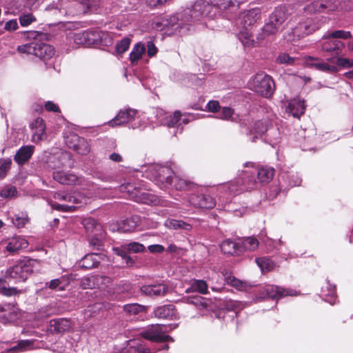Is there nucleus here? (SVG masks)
Returning <instances> with one entry per match:
<instances>
[{"instance_id": "nucleus-45", "label": "nucleus", "mask_w": 353, "mask_h": 353, "mask_svg": "<svg viewBox=\"0 0 353 353\" xmlns=\"http://www.w3.org/2000/svg\"><path fill=\"white\" fill-rule=\"evenodd\" d=\"M191 289L193 291H196L201 294H205L208 292V285L206 282L203 280H196L192 283L191 288L186 290V292H190Z\"/></svg>"}, {"instance_id": "nucleus-26", "label": "nucleus", "mask_w": 353, "mask_h": 353, "mask_svg": "<svg viewBox=\"0 0 353 353\" xmlns=\"http://www.w3.org/2000/svg\"><path fill=\"white\" fill-rule=\"evenodd\" d=\"M272 131L276 132L277 130L274 128H270L268 123L266 121H258L254 123L253 130H249V134H255L252 139V141L254 142L256 139H258V136L262 135L265 132H269L268 134V136H269Z\"/></svg>"}, {"instance_id": "nucleus-40", "label": "nucleus", "mask_w": 353, "mask_h": 353, "mask_svg": "<svg viewBox=\"0 0 353 353\" xmlns=\"http://www.w3.org/2000/svg\"><path fill=\"white\" fill-rule=\"evenodd\" d=\"M82 223L87 232L90 233H93L94 235L97 234L96 233H94V231H99L101 230V225L99 223H97L94 219H83Z\"/></svg>"}, {"instance_id": "nucleus-64", "label": "nucleus", "mask_w": 353, "mask_h": 353, "mask_svg": "<svg viewBox=\"0 0 353 353\" xmlns=\"http://www.w3.org/2000/svg\"><path fill=\"white\" fill-rule=\"evenodd\" d=\"M33 342L29 340H21L18 342L19 347L21 352L26 351L31 348Z\"/></svg>"}, {"instance_id": "nucleus-17", "label": "nucleus", "mask_w": 353, "mask_h": 353, "mask_svg": "<svg viewBox=\"0 0 353 353\" xmlns=\"http://www.w3.org/2000/svg\"><path fill=\"white\" fill-rule=\"evenodd\" d=\"M111 282V279L108 276L95 275L89 277H85L82 279L81 285L83 288H103Z\"/></svg>"}, {"instance_id": "nucleus-42", "label": "nucleus", "mask_w": 353, "mask_h": 353, "mask_svg": "<svg viewBox=\"0 0 353 353\" xmlns=\"http://www.w3.org/2000/svg\"><path fill=\"white\" fill-rule=\"evenodd\" d=\"M181 117V113L180 111H175L173 115H170L165 117L163 124L170 128H174L181 125L179 123Z\"/></svg>"}, {"instance_id": "nucleus-46", "label": "nucleus", "mask_w": 353, "mask_h": 353, "mask_svg": "<svg viewBox=\"0 0 353 353\" xmlns=\"http://www.w3.org/2000/svg\"><path fill=\"white\" fill-rule=\"evenodd\" d=\"M12 221L17 228H23L28 222V214L25 212L16 214L13 216Z\"/></svg>"}, {"instance_id": "nucleus-36", "label": "nucleus", "mask_w": 353, "mask_h": 353, "mask_svg": "<svg viewBox=\"0 0 353 353\" xmlns=\"http://www.w3.org/2000/svg\"><path fill=\"white\" fill-rule=\"evenodd\" d=\"M239 243L241 251H254L258 248L259 245L258 239L254 236L245 237Z\"/></svg>"}, {"instance_id": "nucleus-16", "label": "nucleus", "mask_w": 353, "mask_h": 353, "mask_svg": "<svg viewBox=\"0 0 353 353\" xmlns=\"http://www.w3.org/2000/svg\"><path fill=\"white\" fill-rule=\"evenodd\" d=\"M189 203L195 207L207 209H212L216 205L215 200L211 196L203 194L190 195Z\"/></svg>"}, {"instance_id": "nucleus-63", "label": "nucleus", "mask_w": 353, "mask_h": 353, "mask_svg": "<svg viewBox=\"0 0 353 353\" xmlns=\"http://www.w3.org/2000/svg\"><path fill=\"white\" fill-rule=\"evenodd\" d=\"M327 12L332 11L338 8L337 0H323Z\"/></svg>"}, {"instance_id": "nucleus-20", "label": "nucleus", "mask_w": 353, "mask_h": 353, "mask_svg": "<svg viewBox=\"0 0 353 353\" xmlns=\"http://www.w3.org/2000/svg\"><path fill=\"white\" fill-rule=\"evenodd\" d=\"M305 109V101L299 98H296L288 102L286 112L294 117L302 115Z\"/></svg>"}, {"instance_id": "nucleus-39", "label": "nucleus", "mask_w": 353, "mask_h": 353, "mask_svg": "<svg viewBox=\"0 0 353 353\" xmlns=\"http://www.w3.org/2000/svg\"><path fill=\"white\" fill-rule=\"evenodd\" d=\"M322 293L323 296L330 297V299H326V301L330 303L331 305H334L335 303V285H332L329 281L326 282V286L322 288Z\"/></svg>"}, {"instance_id": "nucleus-54", "label": "nucleus", "mask_w": 353, "mask_h": 353, "mask_svg": "<svg viewBox=\"0 0 353 353\" xmlns=\"http://www.w3.org/2000/svg\"><path fill=\"white\" fill-rule=\"evenodd\" d=\"M295 59L287 53H281L276 58V62L280 64L292 65L294 63Z\"/></svg>"}, {"instance_id": "nucleus-35", "label": "nucleus", "mask_w": 353, "mask_h": 353, "mask_svg": "<svg viewBox=\"0 0 353 353\" xmlns=\"http://www.w3.org/2000/svg\"><path fill=\"white\" fill-rule=\"evenodd\" d=\"M98 256L94 254L85 255L79 262V266L82 268L89 270L97 267L99 264Z\"/></svg>"}, {"instance_id": "nucleus-31", "label": "nucleus", "mask_w": 353, "mask_h": 353, "mask_svg": "<svg viewBox=\"0 0 353 353\" xmlns=\"http://www.w3.org/2000/svg\"><path fill=\"white\" fill-rule=\"evenodd\" d=\"M221 251L228 254H240L241 249L239 243H236L230 239H226L221 244Z\"/></svg>"}, {"instance_id": "nucleus-2", "label": "nucleus", "mask_w": 353, "mask_h": 353, "mask_svg": "<svg viewBox=\"0 0 353 353\" xmlns=\"http://www.w3.org/2000/svg\"><path fill=\"white\" fill-rule=\"evenodd\" d=\"M256 174L257 177L256 178V172L245 171L241 184H239L237 181H231L225 185L224 188L227 187L230 193L256 188L258 183H268L272 181L274 175V169L270 166H263L257 170Z\"/></svg>"}, {"instance_id": "nucleus-41", "label": "nucleus", "mask_w": 353, "mask_h": 353, "mask_svg": "<svg viewBox=\"0 0 353 353\" xmlns=\"http://www.w3.org/2000/svg\"><path fill=\"white\" fill-rule=\"evenodd\" d=\"M255 261L263 272H264L265 271H270L274 267V263H273V261L271 259L266 257L256 258L255 259Z\"/></svg>"}, {"instance_id": "nucleus-32", "label": "nucleus", "mask_w": 353, "mask_h": 353, "mask_svg": "<svg viewBox=\"0 0 353 353\" xmlns=\"http://www.w3.org/2000/svg\"><path fill=\"white\" fill-rule=\"evenodd\" d=\"M165 226L172 230H183L189 231L192 230V225L188 222H185L182 220H176L173 219H168L165 221Z\"/></svg>"}, {"instance_id": "nucleus-23", "label": "nucleus", "mask_w": 353, "mask_h": 353, "mask_svg": "<svg viewBox=\"0 0 353 353\" xmlns=\"http://www.w3.org/2000/svg\"><path fill=\"white\" fill-rule=\"evenodd\" d=\"M266 294L271 299H281L285 296H294V290L290 289H284L279 286L268 285L265 289Z\"/></svg>"}, {"instance_id": "nucleus-14", "label": "nucleus", "mask_w": 353, "mask_h": 353, "mask_svg": "<svg viewBox=\"0 0 353 353\" xmlns=\"http://www.w3.org/2000/svg\"><path fill=\"white\" fill-rule=\"evenodd\" d=\"M141 221V218L134 215L128 219H124L110 225L112 231H118L119 232H129L133 231Z\"/></svg>"}, {"instance_id": "nucleus-9", "label": "nucleus", "mask_w": 353, "mask_h": 353, "mask_svg": "<svg viewBox=\"0 0 353 353\" xmlns=\"http://www.w3.org/2000/svg\"><path fill=\"white\" fill-rule=\"evenodd\" d=\"M94 0H60V10L65 11L66 14L75 15L85 12Z\"/></svg>"}, {"instance_id": "nucleus-58", "label": "nucleus", "mask_w": 353, "mask_h": 353, "mask_svg": "<svg viewBox=\"0 0 353 353\" xmlns=\"http://www.w3.org/2000/svg\"><path fill=\"white\" fill-rule=\"evenodd\" d=\"M234 114V110L228 107H225L222 109L219 118L225 120L233 121V116Z\"/></svg>"}, {"instance_id": "nucleus-10", "label": "nucleus", "mask_w": 353, "mask_h": 353, "mask_svg": "<svg viewBox=\"0 0 353 353\" xmlns=\"http://www.w3.org/2000/svg\"><path fill=\"white\" fill-rule=\"evenodd\" d=\"M319 28V26L316 24L313 19L307 18L299 22L295 27L291 30L292 40H298Z\"/></svg>"}, {"instance_id": "nucleus-15", "label": "nucleus", "mask_w": 353, "mask_h": 353, "mask_svg": "<svg viewBox=\"0 0 353 353\" xmlns=\"http://www.w3.org/2000/svg\"><path fill=\"white\" fill-rule=\"evenodd\" d=\"M137 114V110L131 108L120 110L117 116L108 122V125L115 127L132 122L135 119Z\"/></svg>"}, {"instance_id": "nucleus-3", "label": "nucleus", "mask_w": 353, "mask_h": 353, "mask_svg": "<svg viewBox=\"0 0 353 353\" xmlns=\"http://www.w3.org/2000/svg\"><path fill=\"white\" fill-rule=\"evenodd\" d=\"M176 327V325H152L145 331L143 332L141 335L145 339L157 343L153 347L155 353H168L167 351L169 346L163 343L173 342L174 340L169 335H167L166 332L174 329Z\"/></svg>"}, {"instance_id": "nucleus-12", "label": "nucleus", "mask_w": 353, "mask_h": 353, "mask_svg": "<svg viewBox=\"0 0 353 353\" xmlns=\"http://www.w3.org/2000/svg\"><path fill=\"white\" fill-rule=\"evenodd\" d=\"M261 11L259 8H254L246 10L240 13L237 23L239 24L243 29H250L254 23L261 18Z\"/></svg>"}, {"instance_id": "nucleus-28", "label": "nucleus", "mask_w": 353, "mask_h": 353, "mask_svg": "<svg viewBox=\"0 0 353 353\" xmlns=\"http://www.w3.org/2000/svg\"><path fill=\"white\" fill-rule=\"evenodd\" d=\"M155 316L161 319H173L176 317L175 307L173 305L159 306L154 310Z\"/></svg>"}, {"instance_id": "nucleus-30", "label": "nucleus", "mask_w": 353, "mask_h": 353, "mask_svg": "<svg viewBox=\"0 0 353 353\" xmlns=\"http://www.w3.org/2000/svg\"><path fill=\"white\" fill-rule=\"evenodd\" d=\"M307 64L310 66L316 68L318 70L323 72H336L337 67L334 65H330L327 63L320 61L316 59L310 57L307 61Z\"/></svg>"}, {"instance_id": "nucleus-61", "label": "nucleus", "mask_w": 353, "mask_h": 353, "mask_svg": "<svg viewBox=\"0 0 353 353\" xmlns=\"http://www.w3.org/2000/svg\"><path fill=\"white\" fill-rule=\"evenodd\" d=\"M287 179L289 180L290 186H298L301 183V177L296 174H292L287 176Z\"/></svg>"}, {"instance_id": "nucleus-60", "label": "nucleus", "mask_w": 353, "mask_h": 353, "mask_svg": "<svg viewBox=\"0 0 353 353\" xmlns=\"http://www.w3.org/2000/svg\"><path fill=\"white\" fill-rule=\"evenodd\" d=\"M11 161L6 159L0 163V177H4L7 171L10 169Z\"/></svg>"}, {"instance_id": "nucleus-55", "label": "nucleus", "mask_w": 353, "mask_h": 353, "mask_svg": "<svg viewBox=\"0 0 353 353\" xmlns=\"http://www.w3.org/2000/svg\"><path fill=\"white\" fill-rule=\"evenodd\" d=\"M35 21L36 18L31 13L23 14L19 17V22L23 27H26Z\"/></svg>"}, {"instance_id": "nucleus-18", "label": "nucleus", "mask_w": 353, "mask_h": 353, "mask_svg": "<svg viewBox=\"0 0 353 353\" xmlns=\"http://www.w3.org/2000/svg\"><path fill=\"white\" fill-rule=\"evenodd\" d=\"M321 47L323 51L332 52L333 54L339 55L345 48V44L343 42L331 37L330 34H328L323 37Z\"/></svg>"}, {"instance_id": "nucleus-50", "label": "nucleus", "mask_w": 353, "mask_h": 353, "mask_svg": "<svg viewBox=\"0 0 353 353\" xmlns=\"http://www.w3.org/2000/svg\"><path fill=\"white\" fill-rule=\"evenodd\" d=\"M281 26L279 25L274 23L273 21H272L270 19H269V22L267 23L263 28V33L265 36H270L272 34H276Z\"/></svg>"}, {"instance_id": "nucleus-7", "label": "nucleus", "mask_w": 353, "mask_h": 353, "mask_svg": "<svg viewBox=\"0 0 353 353\" xmlns=\"http://www.w3.org/2000/svg\"><path fill=\"white\" fill-rule=\"evenodd\" d=\"M32 272L30 262L19 261L10 267L5 273V281L8 283L23 282Z\"/></svg>"}, {"instance_id": "nucleus-8", "label": "nucleus", "mask_w": 353, "mask_h": 353, "mask_svg": "<svg viewBox=\"0 0 353 353\" xmlns=\"http://www.w3.org/2000/svg\"><path fill=\"white\" fill-rule=\"evenodd\" d=\"M54 198L59 201H64L66 202L71 203V205L68 204H54V208L57 210L61 211H74L77 206H75L74 204L77 205H83L86 204L88 203V199L84 196H83L80 193H74L73 194H70L65 192H57L54 194Z\"/></svg>"}, {"instance_id": "nucleus-6", "label": "nucleus", "mask_w": 353, "mask_h": 353, "mask_svg": "<svg viewBox=\"0 0 353 353\" xmlns=\"http://www.w3.org/2000/svg\"><path fill=\"white\" fill-rule=\"evenodd\" d=\"M17 50L21 53L33 54L43 59H48L55 53L54 48L48 44L31 42L18 46Z\"/></svg>"}, {"instance_id": "nucleus-19", "label": "nucleus", "mask_w": 353, "mask_h": 353, "mask_svg": "<svg viewBox=\"0 0 353 353\" xmlns=\"http://www.w3.org/2000/svg\"><path fill=\"white\" fill-rule=\"evenodd\" d=\"M53 179L61 184L77 185L81 182V178L76 174L63 170H56L53 172Z\"/></svg>"}, {"instance_id": "nucleus-51", "label": "nucleus", "mask_w": 353, "mask_h": 353, "mask_svg": "<svg viewBox=\"0 0 353 353\" xmlns=\"http://www.w3.org/2000/svg\"><path fill=\"white\" fill-rule=\"evenodd\" d=\"M17 188L10 185L4 186L1 192L0 196L5 199H10L17 196Z\"/></svg>"}, {"instance_id": "nucleus-25", "label": "nucleus", "mask_w": 353, "mask_h": 353, "mask_svg": "<svg viewBox=\"0 0 353 353\" xmlns=\"http://www.w3.org/2000/svg\"><path fill=\"white\" fill-rule=\"evenodd\" d=\"M71 324L67 319H52L50 321L49 330L52 333H63L70 329Z\"/></svg>"}, {"instance_id": "nucleus-38", "label": "nucleus", "mask_w": 353, "mask_h": 353, "mask_svg": "<svg viewBox=\"0 0 353 353\" xmlns=\"http://www.w3.org/2000/svg\"><path fill=\"white\" fill-rule=\"evenodd\" d=\"M172 185L178 190H188L194 186V184L190 181L174 175L173 176Z\"/></svg>"}, {"instance_id": "nucleus-21", "label": "nucleus", "mask_w": 353, "mask_h": 353, "mask_svg": "<svg viewBox=\"0 0 353 353\" xmlns=\"http://www.w3.org/2000/svg\"><path fill=\"white\" fill-rule=\"evenodd\" d=\"M168 288L164 283L145 285L141 287V292L148 296H160L165 294Z\"/></svg>"}, {"instance_id": "nucleus-29", "label": "nucleus", "mask_w": 353, "mask_h": 353, "mask_svg": "<svg viewBox=\"0 0 353 353\" xmlns=\"http://www.w3.org/2000/svg\"><path fill=\"white\" fill-rule=\"evenodd\" d=\"M30 127L33 131L32 138L34 140H41L44 134L46 126L43 120L40 118H36L30 124Z\"/></svg>"}, {"instance_id": "nucleus-48", "label": "nucleus", "mask_w": 353, "mask_h": 353, "mask_svg": "<svg viewBox=\"0 0 353 353\" xmlns=\"http://www.w3.org/2000/svg\"><path fill=\"white\" fill-rule=\"evenodd\" d=\"M124 248L132 253H141L145 252V247L138 242H130L124 245Z\"/></svg>"}, {"instance_id": "nucleus-52", "label": "nucleus", "mask_w": 353, "mask_h": 353, "mask_svg": "<svg viewBox=\"0 0 353 353\" xmlns=\"http://www.w3.org/2000/svg\"><path fill=\"white\" fill-rule=\"evenodd\" d=\"M187 303L195 305L199 309L207 307V303L205 301V299L200 296L188 298Z\"/></svg>"}, {"instance_id": "nucleus-24", "label": "nucleus", "mask_w": 353, "mask_h": 353, "mask_svg": "<svg viewBox=\"0 0 353 353\" xmlns=\"http://www.w3.org/2000/svg\"><path fill=\"white\" fill-rule=\"evenodd\" d=\"M28 241L22 236H16L8 240L6 250L10 253H14L21 249L26 248Z\"/></svg>"}, {"instance_id": "nucleus-27", "label": "nucleus", "mask_w": 353, "mask_h": 353, "mask_svg": "<svg viewBox=\"0 0 353 353\" xmlns=\"http://www.w3.org/2000/svg\"><path fill=\"white\" fill-rule=\"evenodd\" d=\"M34 150V145L22 146L17 150L14 159L18 164L23 165L30 159Z\"/></svg>"}, {"instance_id": "nucleus-43", "label": "nucleus", "mask_w": 353, "mask_h": 353, "mask_svg": "<svg viewBox=\"0 0 353 353\" xmlns=\"http://www.w3.org/2000/svg\"><path fill=\"white\" fill-rule=\"evenodd\" d=\"M305 10L306 12L310 13L327 12L323 0H316L313 1L310 4L307 5L305 8Z\"/></svg>"}, {"instance_id": "nucleus-11", "label": "nucleus", "mask_w": 353, "mask_h": 353, "mask_svg": "<svg viewBox=\"0 0 353 353\" xmlns=\"http://www.w3.org/2000/svg\"><path fill=\"white\" fill-rule=\"evenodd\" d=\"M65 142L68 148H72L81 155H86L90 151L87 141L75 133L70 132L65 137Z\"/></svg>"}, {"instance_id": "nucleus-13", "label": "nucleus", "mask_w": 353, "mask_h": 353, "mask_svg": "<svg viewBox=\"0 0 353 353\" xmlns=\"http://www.w3.org/2000/svg\"><path fill=\"white\" fill-rule=\"evenodd\" d=\"M119 191L123 193H126L128 196L137 202H143V203H148L150 201L151 203H154L155 199L154 196L150 195L151 197L148 200L146 199V196H148V194H145L143 192H141V191L135 188L134 185L131 183H125L120 185Z\"/></svg>"}, {"instance_id": "nucleus-59", "label": "nucleus", "mask_w": 353, "mask_h": 353, "mask_svg": "<svg viewBox=\"0 0 353 353\" xmlns=\"http://www.w3.org/2000/svg\"><path fill=\"white\" fill-rule=\"evenodd\" d=\"M336 64L337 65L345 68H351L353 67V59H349L347 58L339 57L336 59Z\"/></svg>"}, {"instance_id": "nucleus-47", "label": "nucleus", "mask_w": 353, "mask_h": 353, "mask_svg": "<svg viewBox=\"0 0 353 353\" xmlns=\"http://www.w3.org/2000/svg\"><path fill=\"white\" fill-rule=\"evenodd\" d=\"M227 284L234 287L239 290H244L246 288L245 283L240 281L233 276H227L225 278Z\"/></svg>"}, {"instance_id": "nucleus-49", "label": "nucleus", "mask_w": 353, "mask_h": 353, "mask_svg": "<svg viewBox=\"0 0 353 353\" xmlns=\"http://www.w3.org/2000/svg\"><path fill=\"white\" fill-rule=\"evenodd\" d=\"M124 311L129 314H137L143 312L145 307L138 303L126 304L123 306Z\"/></svg>"}, {"instance_id": "nucleus-34", "label": "nucleus", "mask_w": 353, "mask_h": 353, "mask_svg": "<svg viewBox=\"0 0 353 353\" xmlns=\"http://www.w3.org/2000/svg\"><path fill=\"white\" fill-rule=\"evenodd\" d=\"M145 51L144 45L141 43H137L132 48L130 53V61L132 65L137 64L138 61L142 58L143 53Z\"/></svg>"}, {"instance_id": "nucleus-53", "label": "nucleus", "mask_w": 353, "mask_h": 353, "mask_svg": "<svg viewBox=\"0 0 353 353\" xmlns=\"http://www.w3.org/2000/svg\"><path fill=\"white\" fill-rule=\"evenodd\" d=\"M130 44V39L125 37L119 41L116 45V51L119 54L125 52L129 48Z\"/></svg>"}, {"instance_id": "nucleus-5", "label": "nucleus", "mask_w": 353, "mask_h": 353, "mask_svg": "<svg viewBox=\"0 0 353 353\" xmlns=\"http://www.w3.org/2000/svg\"><path fill=\"white\" fill-rule=\"evenodd\" d=\"M145 172L148 177L159 185L168 188L172 185L174 172L168 166L152 164L147 167Z\"/></svg>"}, {"instance_id": "nucleus-44", "label": "nucleus", "mask_w": 353, "mask_h": 353, "mask_svg": "<svg viewBox=\"0 0 353 353\" xmlns=\"http://www.w3.org/2000/svg\"><path fill=\"white\" fill-rule=\"evenodd\" d=\"M114 253L121 256L122 259L124 261L125 264L128 266H131L134 263V260L132 259V257L128 255V252L126 249L124 248V245L122 246V248H114Z\"/></svg>"}, {"instance_id": "nucleus-33", "label": "nucleus", "mask_w": 353, "mask_h": 353, "mask_svg": "<svg viewBox=\"0 0 353 353\" xmlns=\"http://www.w3.org/2000/svg\"><path fill=\"white\" fill-rule=\"evenodd\" d=\"M287 19V12L285 8L283 6H278L270 16V19L274 23L281 26Z\"/></svg>"}, {"instance_id": "nucleus-22", "label": "nucleus", "mask_w": 353, "mask_h": 353, "mask_svg": "<svg viewBox=\"0 0 353 353\" xmlns=\"http://www.w3.org/2000/svg\"><path fill=\"white\" fill-rule=\"evenodd\" d=\"M74 41L77 44L90 46L94 44L97 41V34L91 31H83L74 34Z\"/></svg>"}, {"instance_id": "nucleus-1", "label": "nucleus", "mask_w": 353, "mask_h": 353, "mask_svg": "<svg viewBox=\"0 0 353 353\" xmlns=\"http://www.w3.org/2000/svg\"><path fill=\"white\" fill-rule=\"evenodd\" d=\"M210 4L204 0L196 1L190 8H186L181 13L177 14V28H180L179 32H182V26L190 22L199 20L203 16L212 17L211 14L213 8L221 11L239 7L245 0H210Z\"/></svg>"}, {"instance_id": "nucleus-4", "label": "nucleus", "mask_w": 353, "mask_h": 353, "mask_svg": "<svg viewBox=\"0 0 353 353\" xmlns=\"http://www.w3.org/2000/svg\"><path fill=\"white\" fill-rule=\"evenodd\" d=\"M249 89L258 92L265 97H270L274 90V83L272 77L264 72L252 76L248 82Z\"/></svg>"}, {"instance_id": "nucleus-37", "label": "nucleus", "mask_w": 353, "mask_h": 353, "mask_svg": "<svg viewBox=\"0 0 353 353\" xmlns=\"http://www.w3.org/2000/svg\"><path fill=\"white\" fill-rule=\"evenodd\" d=\"M239 39L245 48H250L254 45V39L251 29H243L239 33Z\"/></svg>"}, {"instance_id": "nucleus-62", "label": "nucleus", "mask_w": 353, "mask_h": 353, "mask_svg": "<svg viewBox=\"0 0 353 353\" xmlns=\"http://www.w3.org/2000/svg\"><path fill=\"white\" fill-rule=\"evenodd\" d=\"M226 305L227 308L231 310H241L244 307L241 302L234 300H230Z\"/></svg>"}, {"instance_id": "nucleus-56", "label": "nucleus", "mask_w": 353, "mask_h": 353, "mask_svg": "<svg viewBox=\"0 0 353 353\" xmlns=\"http://www.w3.org/2000/svg\"><path fill=\"white\" fill-rule=\"evenodd\" d=\"M70 159H71V155L70 153L66 152H61L58 157V159L60 162V165L57 166V168H59L61 166L63 167V166L68 165L70 164ZM54 168H56V167H54Z\"/></svg>"}, {"instance_id": "nucleus-57", "label": "nucleus", "mask_w": 353, "mask_h": 353, "mask_svg": "<svg viewBox=\"0 0 353 353\" xmlns=\"http://www.w3.org/2000/svg\"><path fill=\"white\" fill-rule=\"evenodd\" d=\"M330 35L331 36V37L334 38V39H350L352 37V34H351L350 32L344 31L342 30L334 31V32L330 33Z\"/></svg>"}]
</instances>
